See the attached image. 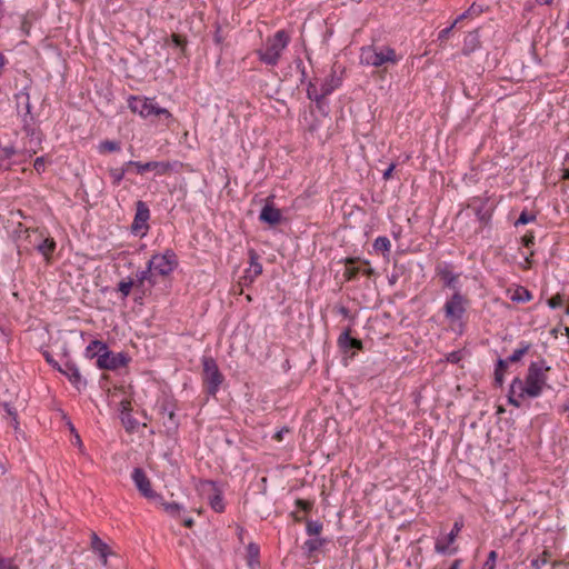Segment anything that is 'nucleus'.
<instances>
[{
  "instance_id": "f257e3e1",
  "label": "nucleus",
  "mask_w": 569,
  "mask_h": 569,
  "mask_svg": "<svg viewBox=\"0 0 569 569\" xmlns=\"http://www.w3.org/2000/svg\"><path fill=\"white\" fill-rule=\"evenodd\" d=\"M550 367L545 366V361L531 362L528 368L526 381L515 378L511 382V393L519 390V397L528 396L536 398L540 396L543 386L547 382V372Z\"/></svg>"
},
{
  "instance_id": "f03ea898",
  "label": "nucleus",
  "mask_w": 569,
  "mask_h": 569,
  "mask_svg": "<svg viewBox=\"0 0 569 569\" xmlns=\"http://www.w3.org/2000/svg\"><path fill=\"white\" fill-rule=\"evenodd\" d=\"M289 41L290 38L284 30H279L273 37L267 38L263 47L257 50L260 61L268 66H276Z\"/></svg>"
},
{
  "instance_id": "7ed1b4c3",
  "label": "nucleus",
  "mask_w": 569,
  "mask_h": 569,
  "mask_svg": "<svg viewBox=\"0 0 569 569\" xmlns=\"http://www.w3.org/2000/svg\"><path fill=\"white\" fill-rule=\"evenodd\" d=\"M360 61L362 64L381 67L386 63L396 64L399 59L395 49L390 47L379 49L375 46H368L361 49Z\"/></svg>"
},
{
  "instance_id": "20e7f679",
  "label": "nucleus",
  "mask_w": 569,
  "mask_h": 569,
  "mask_svg": "<svg viewBox=\"0 0 569 569\" xmlns=\"http://www.w3.org/2000/svg\"><path fill=\"white\" fill-rule=\"evenodd\" d=\"M202 379L206 390L210 396H216L223 381V376L220 372L216 360L211 357L202 358Z\"/></svg>"
},
{
  "instance_id": "39448f33",
  "label": "nucleus",
  "mask_w": 569,
  "mask_h": 569,
  "mask_svg": "<svg viewBox=\"0 0 569 569\" xmlns=\"http://www.w3.org/2000/svg\"><path fill=\"white\" fill-rule=\"evenodd\" d=\"M129 108L132 112L139 113L143 118L156 116L171 119L172 117L169 110L158 107L153 99L149 98L131 97L129 99Z\"/></svg>"
},
{
  "instance_id": "423d86ee",
  "label": "nucleus",
  "mask_w": 569,
  "mask_h": 569,
  "mask_svg": "<svg viewBox=\"0 0 569 569\" xmlns=\"http://www.w3.org/2000/svg\"><path fill=\"white\" fill-rule=\"evenodd\" d=\"M177 264L176 254L168 250L163 254H154L148 261V267L154 276L166 277L170 274Z\"/></svg>"
},
{
  "instance_id": "0eeeda50",
  "label": "nucleus",
  "mask_w": 569,
  "mask_h": 569,
  "mask_svg": "<svg viewBox=\"0 0 569 569\" xmlns=\"http://www.w3.org/2000/svg\"><path fill=\"white\" fill-rule=\"evenodd\" d=\"M467 299L456 290L452 297L445 303V316L451 321L460 320L466 312Z\"/></svg>"
},
{
  "instance_id": "6e6552de",
  "label": "nucleus",
  "mask_w": 569,
  "mask_h": 569,
  "mask_svg": "<svg viewBox=\"0 0 569 569\" xmlns=\"http://www.w3.org/2000/svg\"><path fill=\"white\" fill-rule=\"evenodd\" d=\"M132 480L139 492L147 499L161 500L156 491L152 490L151 481L141 468H134L132 471Z\"/></svg>"
},
{
  "instance_id": "1a4fd4ad",
  "label": "nucleus",
  "mask_w": 569,
  "mask_h": 569,
  "mask_svg": "<svg viewBox=\"0 0 569 569\" xmlns=\"http://www.w3.org/2000/svg\"><path fill=\"white\" fill-rule=\"evenodd\" d=\"M129 358L122 353H113L106 349V351L101 355H99L97 359V366L100 369H107V370H116L118 368L124 367L128 363Z\"/></svg>"
},
{
  "instance_id": "9d476101",
  "label": "nucleus",
  "mask_w": 569,
  "mask_h": 569,
  "mask_svg": "<svg viewBox=\"0 0 569 569\" xmlns=\"http://www.w3.org/2000/svg\"><path fill=\"white\" fill-rule=\"evenodd\" d=\"M28 238L30 239V243L33 244V248L37 249L47 260H49L50 256L56 249V241L53 238H43V236L37 230H33L31 233H29Z\"/></svg>"
},
{
  "instance_id": "9b49d317",
  "label": "nucleus",
  "mask_w": 569,
  "mask_h": 569,
  "mask_svg": "<svg viewBox=\"0 0 569 569\" xmlns=\"http://www.w3.org/2000/svg\"><path fill=\"white\" fill-rule=\"evenodd\" d=\"M127 167H134L137 172L142 174L146 171H156L158 176L167 174L172 170V164L170 162L164 161H149L142 163L140 161H128L126 162Z\"/></svg>"
},
{
  "instance_id": "f8f14e48",
  "label": "nucleus",
  "mask_w": 569,
  "mask_h": 569,
  "mask_svg": "<svg viewBox=\"0 0 569 569\" xmlns=\"http://www.w3.org/2000/svg\"><path fill=\"white\" fill-rule=\"evenodd\" d=\"M259 219L260 221L268 223L270 226H276L281 221V211L273 206L272 197L267 198L266 204L261 209Z\"/></svg>"
},
{
  "instance_id": "ddd939ff",
  "label": "nucleus",
  "mask_w": 569,
  "mask_h": 569,
  "mask_svg": "<svg viewBox=\"0 0 569 569\" xmlns=\"http://www.w3.org/2000/svg\"><path fill=\"white\" fill-rule=\"evenodd\" d=\"M150 218V210L148 206L139 200L136 203V216L132 222L131 229L133 232H139L140 230L148 229V220Z\"/></svg>"
},
{
  "instance_id": "4468645a",
  "label": "nucleus",
  "mask_w": 569,
  "mask_h": 569,
  "mask_svg": "<svg viewBox=\"0 0 569 569\" xmlns=\"http://www.w3.org/2000/svg\"><path fill=\"white\" fill-rule=\"evenodd\" d=\"M133 281L136 283V290L140 291L141 295L144 296L150 291V288L156 284V276L147 266L144 270L136 273V279Z\"/></svg>"
},
{
  "instance_id": "2eb2a0df",
  "label": "nucleus",
  "mask_w": 569,
  "mask_h": 569,
  "mask_svg": "<svg viewBox=\"0 0 569 569\" xmlns=\"http://www.w3.org/2000/svg\"><path fill=\"white\" fill-rule=\"evenodd\" d=\"M351 329H346L338 338V345L343 351L349 349H362V341L351 337Z\"/></svg>"
},
{
  "instance_id": "dca6fc26",
  "label": "nucleus",
  "mask_w": 569,
  "mask_h": 569,
  "mask_svg": "<svg viewBox=\"0 0 569 569\" xmlns=\"http://www.w3.org/2000/svg\"><path fill=\"white\" fill-rule=\"evenodd\" d=\"M58 370L67 376L72 385L79 388V385L81 383V375L74 363L67 361L63 367H58Z\"/></svg>"
},
{
  "instance_id": "f3484780",
  "label": "nucleus",
  "mask_w": 569,
  "mask_h": 569,
  "mask_svg": "<svg viewBox=\"0 0 569 569\" xmlns=\"http://www.w3.org/2000/svg\"><path fill=\"white\" fill-rule=\"evenodd\" d=\"M462 527H463L462 520H457L453 523V527L447 537V543H441V542L436 543L437 552L446 553L448 551L449 545H451L456 540V538H457L458 533L461 531Z\"/></svg>"
},
{
  "instance_id": "a211bd4d",
  "label": "nucleus",
  "mask_w": 569,
  "mask_h": 569,
  "mask_svg": "<svg viewBox=\"0 0 569 569\" xmlns=\"http://www.w3.org/2000/svg\"><path fill=\"white\" fill-rule=\"evenodd\" d=\"M91 548L99 553L102 563L106 566L108 562V555L110 553L109 547L104 543L96 532L91 533Z\"/></svg>"
},
{
  "instance_id": "6ab92c4d",
  "label": "nucleus",
  "mask_w": 569,
  "mask_h": 569,
  "mask_svg": "<svg viewBox=\"0 0 569 569\" xmlns=\"http://www.w3.org/2000/svg\"><path fill=\"white\" fill-rule=\"evenodd\" d=\"M159 415L163 418L167 417V421H163V426L168 429V431H174L178 428V421L176 418V413L172 409L168 408L166 402L159 406Z\"/></svg>"
},
{
  "instance_id": "aec40b11",
  "label": "nucleus",
  "mask_w": 569,
  "mask_h": 569,
  "mask_svg": "<svg viewBox=\"0 0 569 569\" xmlns=\"http://www.w3.org/2000/svg\"><path fill=\"white\" fill-rule=\"evenodd\" d=\"M327 542L325 538H312L307 540L303 546L302 550L305 551L307 558L311 559L315 553Z\"/></svg>"
},
{
  "instance_id": "412c9836",
  "label": "nucleus",
  "mask_w": 569,
  "mask_h": 569,
  "mask_svg": "<svg viewBox=\"0 0 569 569\" xmlns=\"http://www.w3.org/2000/svg\"><path fill=\"white\" fill-rule=\"evenodd\" d=\"M14 98L17 102V109L19 111H23L26 116L29 114L31 110L29 93L26 90H22L17 93Z\"/></svg>"
},
{
  "instance_id": "4be33fe9",
  "label": "nucleus",
  "mask_w": 569,
  "mask_h": 569,
  "mask_svg": "<svg viewBox=\"0 0 569 569\" xmlns=\"http://www.w3.org/2000/svg\"><path fill=\"white\" fill-rule=\"evenodd\" d=\"M438 274L443 280L446 287L457 290L458 274H455L447 267L439 269Z\"/></svg>"
},
{
  "instance_id": "5701e85b",
  "label": "nucleus",
  "mask_w": 569,
  "mask_h": 569,
  "mask_svg": "<svg viewBox=\"0 0 569 569\" xmlns=\"http://www.w3.org/2000/svg\"><path fill=\"white\" fill-rule=\"evenodd\" d=\"M107 345L99 341V340H93L90 342V345L87 347L86 349V357L89 358V359H93V358H98L99 355L103 353L107 349Z\"/></svg>"
},
{
  "instance_id": "b1692460",
  "label": "nucleus",
  "mask_w": 569,
  "mask_h": 569,
  "mask_svg": "<svg viewBox=\"0 0 569 569\" xmlns=\"http://www.w3.org/2000/svg\"><path fill=\"white\" fill-rule=\"evenodd\" d=\"M359 260V258L346 259L345 277L348 281L355 280L360 272V268L355 266Z\"/></svg>"
},
{
  "instance_id": "393cba45",
  "label": "nucleus",
  "mask_w": 569,
  "mask_h": 569,
  "mask_svg": "<svg viewBox=\"0 0 569 569\" xmlns=\"http://www.w3.org/2000/svg\"><path fill=\"white\" fill-rule=\"evenodd\" d=\"M340 86V79L331 73L326 81L321 84L322 96H329L336 88Z\"/></svg>"
},
{
  "instance_id": "a878e982",
  "label": "nucleus",
  "mask_w": 569,
  "mask_h": 569,
  "mask_svg": "<svg viewBox=\"0 0 569 569\" xmlns=\"http://www.w3.org/2000/svg\"><path fill=\"white\" fill-rule=\"evenodd\" d=\"M478 44H479L478 32L477 31L469 32L465 39L463 53L465 54L470 53L478 47Z\"/></svg>"
},
{
  "instance_id": "bb28decb",
  "label": "nucleus",
  "mask_w": 569,
  "mask_h": 569,
  "mask_svg": "<svg viewBox=\"0 0 569 569\" xmlns=\"http://www.w3.org/2000/svg\"><path fill=\"white\" fill-rule=\"evenodd\" d=\"M507 360L499 359L495 369V383L498 387L503 385V375L507 370Z\"/></svg>"
},
{
  "instance_id": "cd10ccee",
  "label": "nucleus",
  "mask_w": 569,
  "mask_h": 569,
  "mask_svg": "<svg viewBox=\"0 0 569 569\" xmlns=\"http://www.w3.org/2000/svg\"><path fill=\"white\" fill-rule=\"evenodd\" d=\"M129 168L130 167H127L126 163H124L122 168H111V169H109V176L111 177L112 182H113L114 186L120 184V182L122 181L126 172H128Z\"/></svg>"
},
{
  "instance_id": "c85d7f7f",
  "label": "nucleus",
  "mask_w": 569,
  "mask_h": 569,
  "mask_svg": "<svg viewBox=\"0 0 569 569\" xmlns=\"http://www.w3.org/2000/svg\"><path fill=\"white\" fill-rule=\"evenodd\" d=\"M98 149H99V152H101V153H104V152H117V151H120L121 144H120L119 141L104 140V141L100 142Z\"/></svg>"
},
{
  "instance_id": "c756f323",
  "label": "nucleus",
  "mask_w": 569,
  "mask_h": 569,
  "mask_svg": "<svg viewBox=\"0 0 569 569\" xmlns=\"http://www.w3.org/2000/svg\"><path fill=\"white\" fill-rule=\"evenodd\" d=\"M531 298L530 291L523 287H518L511 296V300L516 302H527L531 300Z\"/></svg>"
},
{
  "instance_id": "7c9ffc66",
  "label": "nucleus",
  "mask_w": 569,
  "mask_h": 569,
  "mask_svg": "<svg viewBox=\"0 0 569 569\" xmlns=\"http://www.w3.org/2000/svg\"><path fill=\"white\" fill-rule=\"evenodd\" d=\"M530 343L528 342H522L521 343V347L516 349L512 355L510 357H508L507 359V363L508 362H517L519 361L530 349Z\"/></svg>"
},
{
  "instance_id": "2f4dec72",
  "label": "nucleus",
  "mask_w": 569,
  "mask_h": 569,
  "mask_svg": "<svg viewBox=\"0 0 569 569\" xmlns=\"http://www.w3.org/2000/svg\"><path fill=\"white\" fill-rule=\"evenodd\" d=\"M132 288H136V283L131 278L121 280L118 283V291L122 295L123 298H127L130 295Z\"/></svg>"
},
{
  "instance_id": "473e14b6",
  "label": "nucleus",
  "mask_w": 569,
  "mask_h": 569,
  "mask_svg": "<svg viewBox=\"0 0 569 569\" xmlns=\"http://www.w3.org/2000/svg\"><path fill=\"white\" fill-rule=\"evenodd\" d=\"M390 247L391 243L387 237H378L373 242V249L382 253H388L390 251Z\"/></svg>"
},
{
  "instance_id": "72a5a7b5",
  "label": "nucleus",
  "mask_w": 569,
  "mask_h": 569,
  "mask_svg": "<svg viewBox=\"0 0 569 569\" xmlns=\"http://www.w3.org/2000/svg\"><path fill=\"white\" fill-rule=\"evenodd\" d=\"M161 505L163 506V509L167 513H169L172 517H180V512L182 511V506L177 502H164L162 499L160 500Z\"/></svg>"
},
{
  "instance_id": "f704fd0d",
  "label": "nucleus",
  "mask_w": 569,
  "mask_h": 569,
  "mask_svg": "<svg viewBox=\"0 0 569 569\" xmlns=\"http://www.w3.org/2000/svg\"><path fill=\"white\" fill-rule=\"evenodd\" d=\"M306 531L309 536H319L322 531V523L317 520H308L306 523Z\"/></svg>"
},
{
  "instance_id": "c9c22d12",
  "label": "nucleus",
  "mask_w": 569,
  "mask_h": 569,
  "mask_svg": "<svg viewBox=\"0 0 569 569\" xmlns=\"http://www.w3.org/2000/svg\"><path fill=\"white\" fill-rule=\"evenodd\" d=\"M307 94H308L309 99L316 100V101H320L321 99H323L326 97V96H322V87L320 89H318L317 86L313 84L312 82H310L308 86Z\"/></svg>"
},
{
  "instance_id": "e433bc0d",
  "label": "nucleus",
  "mask_w": 569,
  "mask_h": 569,
  "mask_svg": "<svg viewBox=\"0 0 569 569\" xmlns=\"http://www.w3.org/2000/svg\"><path fill=\"white\" fill-rule=\"evenodd\" d=\"M262 272V266L259 262H252V267L246 271V279L253 281V279Z\"/></svg>"
},
{
  "instance_id": "4c0bfd02",
  "label": "nucleus",
  "mask_w": 569,
  "mask_h": 569,
  "mask_svg": "<svg viewBox=\"0 0 569 569\" xmlns=\"http://www.w3.org/2000/svg\"><path fill=\"white\" fill-rule=\"evenodd\" d=\"M550 552L543 551L542 555L531 561V566L535 569H541L549 561Z\"/></svg>"
},
{
  "instance_id": "58836bf2",
  "label": "nucleus",
  "mask_w": 569,
  "mask_h": 569,
  "mask_svg": "<svg viewBox=\"0 0 569 569\" xmlns=\"http://www.w3.org/2000/svg\"><path fill=\"white\" fill-rule=\"evenodd\" d=\"M210 506L211 508L217 511V512H222L223 509H224V505H223V500H222V497L219 495V493H216L211 499H210Z\"/></svg>"
},
{
  "instance_id": "ea45409f",
  "label": "nucleus",
  "mask_w": 569,
  "mask_h": 569,
  "mask_svg": "<svg viewBox=\"0 0 569 569\" xmlns=\"http://www.w3.org/2000/svg\"><path fill=\"white\" fill-rule=\"evenodd\" d=\"M248 556H249V565L250 566H252L253 562L258 563L259 547L256 543H249Z\"/></svg>"
},
{
  "instance_id": "a19ab883",
  "label": "nucleus",
  "mask_w": 569,
  "mask_h": 569,
  "mask_svg": "<svg viewBox=\"0 0 569 569\" xmlns=\"http://www.w3.org/2000/svg\"><path fill=\"white\" fill-rule=\"evenodd\" d=\"M171 40L174 43V46L179 47L181 49L182 53H184L186 46H187V39L180 34L173 33V34H171Z\"/></svg>"
},
{
  "instance_id": "79ce46f5",
  "label": "nucleus",
  "mask_w": 569,
  "mask_h": 569,
  "mask_svg": "<svg viewBox=\"0 0 569 569\" xmlns=\"http://www.w3.org/2000/svg\"><path fill=\"white\" fill-rule=\"evenodd\" d=\"M535 219V214L528 213L527 211H522L518 220L516 221V224H527L528 222H531Z\"/></svg>"
},
{
  "instance_id": "37998d69",
  "label": "nucleus",
  "mask_w": 569,
  "mask_h": 569,
  "mask_svg": "<svg viewBox=\"0 0 569 569\" xmlns=\"http://www.w3.org/2000/svg\"><path fill=\"white\" fill-rule=\"evenodd\" d=\"M497 557L498 555L495 550L490 551L488 555V559L483 565V569H495Z\"/></svg>"
},
{
  "instance_id": "c03bdc74",
  "label": "nucleus",
  "mask_w": 569,
  "mask_h": 569,
  "mask_svg": "<svg viewBox=\"0 0 569 569\" xmlns=\"http://www.w3.org/2000/svg\"><path fill=\"white\" fill-rule=\"evenodd\" d=\"M121 9L120 0H108L106 3V10L109 12H117Z\"/></svg>"
},
{
  "instance_id": "a18cd8bd",
  "label": "nucleus",
  "mask_w": 569,
  "mask_h": 569,
  "mask_svg": "<svg viewBox=\"0 0 569 569\" xmlns=\"http://www.w3.org/2000/svg\"><path fill=\"white\" fill-rule=\"evenodd\" d=\"M522 397H519V395L516 397V391L513 393H511V389L509 390V395H508V402L517 408H519L521 406V399Z\"/></svg>"
},
{
  "instance_id": "49530a36",
  "label": "nucleus",
  "mask_w": 569,
  "mask_h": 569,
  "mask_svg": "<svg viewBox=\"0 0 569 569\" xmlns=\"http://www.w3.org/2000/svg\"><path fill=\"white\" fill-rule=\"evenodd\" d=\"M483 11L482 6L472 3L470 8L467 10V13L470 14V17H477Z\"/></svg>"
},
{
  "instance_id": "de8ad7c7",
  "label": "nucleus",
  "mask_w": 569,
  "mask_h": 569,
  "mask_svg": "<svg viewBox=\"0 0 569 569\" xmlns=\"http://www.w3.org/2000/svg\"><path fill=\"white\" fill-rule=\"evenodd\" d=\"M562 305V299L559 295L557 296H553L551 297L549 300H548V306L551 308V309H556L558 307H560Z\"/></svg>"
},
{
  "instance_id": "09e8293b",
  "label": "nucleus",
  "mask_w": 569,
  "mask_h": 569,
  "mask_svg": "<svg viewBox=\"0 0 569 569\" xmlns=\"http://www.w3.org/2000/svg\"><path fill=\"white\" fill-rule=\"evenodd\" d=\"M455 26H456V22H452V24H451L450 27H448V28H446V29L441 30V31L439 32L438 39H439L440 41L446 40V39L449 37V34H450L451 30L455 28Z\"/></svg>"
},
{
  "instance_id": "8fccbe9b",
  "label": "nucleus",
  "mask_w": 569,
  "mask_h": 569,
  "mask_svg": "<svg viewBox=\"0 0 569 569\" xmlns=\"http://www.w3.org/2000/svg\"><path fill=\"white\" fill-rule=\"evenodd\" d=\"M535 236L532 233H527L522 237V243L526 248H529L533 244Z\"/></svg>"
},
{
  "instance_id": "3c124183",
  "label": "nucleus",
  "mask_w": 569,
  "mask_h": 569,
  "mask_svg": "<svg viewBox=\"0 0 569 569\" xmlns=\"http://www.w3.org/2000/svg\"><path fill=\"white\" fill-rule=\"evenodd\" d=\"M44 158L43 157H38L36 160H34V163H33V167L37 171H41L44 169Z\"/></svg>"
},
{
  "instance_id": "603ef678",
  "label": "nucleus",
  "mask_w": 569,
  "mask_h": 569,
  "mask_svg": "<svg viewBox=\"0 0 569 569\" xmlns=\"http://www.w3.org/2000/svg\"><path fill=\"white\" fill-rule=\"evenodd\" d=\"M2 406L10 418L18 415L16 408H13L9 402H3Z\"/></svg>"
},
{
  "instance_id": "864d4df0",
  "label": "nucleus",
  "mask_w": 569,
  "mask_h": 569,
  "mask_svg": "<svg viewBox=\"0 0 569 569\" xmlns=\"http://www.w3.org/2000/svg\"><path fill=\"white\" fill-rule=\"evenodd\" d=\"M213 40L217 44H221L222 41H223V37L221 34V28L220 27H217L216 31H214V34H213Z\"/></svg>"
},
{
  "instance_id": "5fc2aeb1",
  "label": "nucleus",
  "mask_w": 569,
  "mask_h": 569,
  "mask_svg": "<svg viewBox=\"0 0 569 569\" xmlns=\"http://www.w3.org/2000/svg\"><path fill=\"white\" fill-rule=\"evenodd\" d=\"M21 30L24 34H29L30 32V23L28 21V19L24 17L22 18V21H21Z\"/></svg>"
},
{
  "instance_id": "6e6d98bb",
  "label": "nucleus",
  "mask_w": 569,
  "mask_h": 569,
  "mask_svg": "<svg viewBox=\"0 0 569 569\" xmlns=\"http://www.w3.org/2000/svg\"><path fill=\"white\" fill-rule=\"evenodd\" d=\"M396 168V164L395 163H391L388 169L383 172V179L385 180H389L392 176V171L395 170Z\"/></svg>"
},
{
  "instance_id": "4d7b16f0",
  "label": "nucleus",
  "mask_w": 569,
  "mask_h": 569,
  "mask_svg": "<svg viewBox=\"0 0 569 569\" xmlns=\"http://www.w3.org/2000/svg\"><path fill=\"white\" fill-rule=\"evenodd\" d=\"M296 64H297V68L300 70L301 72V77L302 79L306 77V70H305V66H303V62L300 58L296 59L295 60Z\"/></svg>"
},
{
  "instance_id": "13d9d810",
  "label": "nucleus",
  "mask_w": 569,
  "mask_h": 569,
  "mask_svg": "<svg viewBox=\"0 0 569 569\" xmlns=\"http://www.w3.org/2000/svg\"><path fill=\"white\" fill-rule=\"evenodd\" d=\"M363 264H366V266H367V268H365V269L362 270L363 274H366V276H368V277L372 276V274L375 273V270L370 267L369 261H367V260H366V261H363Z\"/></svg>"
},
{
  "instance_id": "bf43d9fd",
  "label": "nucleus",
  "mask_w": 569,
  "mask_h": 569,
  "mask_svg": "<svg viewBox=\"0 0 569 569\" xmlns=\"http://www.w3.org/2000/svg\"><path fill=\"white\" fill-rule=\"evenodd\" d=\"M297 505L306 511L311 508V503L305 500H297Z\"/></svg>"
},
{
  "instance_id": "052dcab7",
  "label": "nucleus",
  "mask_w": 569,
  "mask_h": 569,
  "mask_svg": "<svg viewBox=\"0 0 569 569\" xmlns=\"http://www.w3.org/2000/svg\"><path fill=\"white\" fill-rule=\"evenodd\" d=\"M288 431H289V429L283 428V429H281V430L277 431V432L274 433L273 438H274L276 440H278V441H281V440L283 439V433H284V432H288Z\"/></svg>"
},
{
  "instance_id": "680f3d73",
  "label": "nucleus",
  "mask_w": 569,
  "mask_h": 569,
  "mask_svg": "<svg viewBox=\"0 0 569 569\" xmlns=\"http://www.w3.org/2000/svg\"><path fill=\"white\" fill-rule=\"evenodd\" d=\"M249 258H250L251 267H252V262H258V254L253 249L249 250Z\"/></svg>"
},
{
  "instance_id": "e2e57ef3",
  "label": "nucleus",
  "mask_w": 569,
  "mask_h": 569,
  "mask_svg": "<svg viewBox=\"0 0 569 569\" xmlns=\"http://www.w3.org/2000/svg\"><path fill=\"white\" fill-rule=\"evenodd\" d=\"M124 426L128 431H133L136 422L131 419H128L127 421H124Z\"/></svg>"
},
{
  "instance_id": "0e129e2a",
  "label": "nucleus",
  "mask_w": 569,
  "mask_h": 569,
  "mask_svg": "<svg viewBox=\"0 0 569 569\" xmlns=\"http://www.w3.org/2000/svg\"><path fill=\"white\" fill-rule=\"evenodd\" d=\"M46 360L53 366V368L58 369L61 367L57 361H54L49 353H44Z\"/></svg>"
},
{
  "instance_id": "69168bd1",
  "label": "nucleus",
  "mask_w": 569,
  "mask_h": 569,
  "mask_svg": "<svg viewBox=\"0 0 569 569\" xmlns=\"http://www.w3.org/2000/svg\"><path fill=\"white\" fill-rule=\"evenodd\" d=\"M11 425L16 431H19L20 428H19L18 415H16L11 418Z\"/></svg>"
},
{
  "instance_id": "338daca9",
  "label": "nucleus",
  "mask_w": 569,
  "mask_h": 569,
  "mask_svg": "<svg viewBox=\"0 0 569 569\" xmlns=\"http://www.w3.org/2000/svg\"><path fill=\"white\" fill-rule=\"evenodd\" d=\"M183 525L187 527V528H191L193 526V519L192 518H184L183 519Z\"/></svg>"
},
{
  "instance_id": "774afa93",
  "label": "nucleus",
  "mask_w": 569,
  "mask_h": 569,
  "mask_svg": "<svg viewBox=\"0 0 569 569\" xmlns=\"http://www.w3.org/2000/svg\"><path fill=\"white\" fill-rule=\"evenodd\" d=\"M13 153H14V150L12 148H6L4 149L6 158H10Z\"/></svg>"
}]
</instances>
